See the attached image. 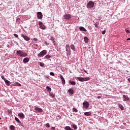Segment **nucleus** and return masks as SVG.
Segmentation results:
<instances>
[{
	"mask_svg": "<svg viewBox=\"0 0 130 130\" xmlns=\"http://www.w3.org/2000/svg\"><path fill=\"white\" fill-rule=\"evenodd\" d=\"M16 54L17 55H19V56H22V57H25V56H27L28 55L27 53H25V52L21 50H17L16 52Z\"/></svg>",
	"mask_w": 130,
	"mask_h": 130,
	"instance_id": "1",
	"label": "nucleus"
},
{
	"mask_svg": "<svg viewBox=\"0 0 130 130\" xmlns=\"http://www.w3.org/2000/svg\"><path fill=\"white\" fill-rule=\"evenodd\" d=\"M47 54V51L46 50H44L42 51L41 52H40L39 54L38 55V57L39 58H40V57H43L44 55Z\"/></svg>",
	"mask_w": 130,
	"mask_h": 130,
	"instance_id": "2",
	"label": "nucleus"
},
{
	"mask_svg": "<svg viewBox=\"0 0 130 130\" xmlns=\"http://www.w3.org/2000/svg\"><path fill=\"white\" fill-rule=\"evenodd\" d=\"M77 80H79L80 82H85L86 81H89L90 80L89 77H80L77 78Z\"/></svg>",
	"mask_w": 130,
	"mask_h": 130,
	"instance_id": "3",
	"label": "nucleus"
},
{
	"mask_svg": "<svg viewBox=\"0 0 130 130\" xmlns=\"http://www.w3.org/2000/svg\"><path fill=\"white\" fill-rule=\"evenodd\" d=\"M95 3L92 1H89V3L87 5V9H91L94 7Z\"/></svg>",
	"mask_w": 130,
	"mask_h": 130,
	"instance_id": "4",
	"label": "nucleus"
},
{
	"mask_svg": "<svg viewBox=\"0 0 130 130\" xmlns=\"http://www.w3.org/2000/svg\"><path fill=\"white\" fill-rule=\"evenodd\" d=\"M39 25L40 26V28L42 30H45V29H46V26L43 24V23L42 22L39 21Z\"/></svg>",
	"mask_w": 130,
	"mask_h": 130,
	"instance_id": "5",
	"label": "nucleus"
},
{
	"mask_svg": "<svg viewBox=\"0 0 130 130\" xmlns=\"http://www.w3.org/2000/svg\"><path fill=\"white\" fill-rule=\"evenodd\" d=\"M63 18L64 19H65L66 20H71V19L72 18V15L70 14H67L66 13L64 15H63Z\"/></svg>",
	"mask_w": 130,
	"mask_h": 130,
	"instance_id": "6",
	"label": "nucleus"
},
{
	"mask_svg": "<svg viewBox=\"0 0 130 130\" xmlns=\"http://www.w3.org/2000/svg\"><path fill=\"white\" fill-rule=\"evenodd\" d=\"M83 107L85 109H88L89 108V103L87 101H84L83 103Z\"/></svg>",
	"mask_w": 130,
	"mask_h": 130,
	"instance_id": "7",
	"label": "nucleus"
},
{
	"mask_svg": "<svg viewBox=\"0 0 130 130\" xmlns=\"http://www.w3.org/2000/svg\"><path fill=\"white\" fill-rule=\"evenodd\" d=\"M21 37L24 39L26 41H29L30 40V38L28 37L27 36L24 35V34H22L21 35Z\"/></svg>",
	"mask_w": 130,
	"mask_h": 130,
	"instance_id": "8",
	"label": "nucleus"
},
{
	"mask_svg": "<svg viewBox=\"0 0 130 130\" xmlns=\"http://www.w3.org/2000/svg\"><path fill=\"white\" fill-rule=\"evenodd\" d=\"M35 110L37 112H43L42 109L38 108L37 107H35Z\"/></svg>",
	"mask_w": 130,
	"mask_h": 130,
	"instance_id": "9",
	"label": "nucleus"
},
{
	"mask_svg": "<svg viewBox=\"0 0 130 130\" xmlns=\"http://www.w3.org/2000/svg\"><path fill=\"white\" fill-rule=\"evenodd\" d=\"M60 79H61V82L62 85H64L66 84V80H64L63 76H62L61 74H60Z\"/></svg>",
	"mask_w": 130,
	"mask_h": 130,
	"instance_id": "10",
	"label": "nucleus"
},
{
	"mask_svg": "<svg viewBox=\"0 0 130 130\" xmlns=\"http://www.w3.org/2000/svg\"><path fill=\"white\" fill-rule=\"evenodd\" d=\"M123 101L125 102V101H128V100H129V98H128V96L127 95H123Z\"/></svg>",
	"mask_w": 130,
	"mask_h": 130,
	"instance_id": "11",
	"label": "nucleus"
},
{
	"mask_svg": "<svg viewBox=\"0 0 130 130\" xmlns=\"http://www.w3.org/2000/svg\"><path fill=\"white\" fill-rule=\"evenodd\" d=\"M37 17H38V19H42L43 17V15H42V13H41V12H38Z\"/></svg>",
	"mask_w": 130,
	"mask_h": 130,
	"instance_id": "12",
	"label": "nucleus"
},
{
	"mask_svg": "<svg viewBox=\"0 0 130 130\" xmlns=\"http://www.w3.org/2000/svg\"><path fill=\"white\" fill-rule=\"evenodd\" d=\"M68 92L71 95H73V94H74V88H70L68 90Z\"/></svg>",
	"mask_w": 130,
	"mask_h": 130,
	"instance_id": "13",
	"label": "nucleus"
},
{
	"mask_svg": "<svg viewBox=\"0 0 130 130\" xmlns=\"http://www.w3.org/2000/svg\"><path fill=\"white\" fill-rule=\"evenodd\" d=\"M18 116H19V117H21V118H24L25 117V115H24V114H23V113H20L19 114H18Z\"/></svg>",
	"mask_w": 130,
	"mask_h": 130,
	"instance_id": "14",
	"label": "nucleus"
},
{
	"mask_svg": "<svg viewBox=\"0 0 130 130\" xmlns=\"http://www.w3.org/2000/svg\"><path fill=\"white\" fill-rule=\"evenodd\" d=\"M79 30H80V31H84V32H87V30L86 29V28H85L83 26H80L79 27Z\"/></svg>",
	"mask_w": 130,
	"mask_h": 130,
	"instance_id": "15",
	"label": "nucleus"
},
{
	"mask_svg": "<svg viewBox=\"0 0 130 130\" xmlns=\"http://www.w3.org/2000/svg\"><path fill=\"white\" fill-rule=\"evenodd\" d=\"M29 60V58L26 57L23 60V62H24V63H27V62H28Z\"/></svg>",
	"mask_w": 130,
	"mask_h": 130,
	"instance_id": "16",
	"label": "nucleus"
},
{
	"mask_svg": "<svg viewBox=\"0 0 130 130\" xmlns=\"http://www.w3.org/2000/svg\"><path fill=\"white\" fill-rule=\"evenodd\" d=\"M84 40L85 43H88V42H89V39H88L87 37H85L84 38Z\"/></svg>",
	"mask_w": 130,
	"mask_h": 130,
	"instance_id": "17",
	"label": "nucleus"
},
{
	"mask_svg": "<svg viewBox=\"0 0 130 130\" xmlns=\"http://www.w3.org/2000/svg\"><path fill=\"white\" fill-rule=\"evenodd\" d=\"M91 114V112H87L84 113V115H86V116H90Z\"/></svg>",
	"mask_w": 130,
	"mask_h": 130,
	"instance_id": "18",
	"label": "nucleus"
},
{
	"mask_svg": "<svg viewBox=\"0 0 130 130\" xmlns=\"http://www.w3.org/2000/svg\"><path fill=\"white\" fill-rule=\"evenodd\" d=\"M71 48L73 50V51H76V48L75 47V45L74 44H72L71 45Z\"/></svg>",
	"mask_w": 130,
	"mask_h": 130,
	"instance_id": "19",
	"label": "nucleus"
},
{
	"mask_svg": "<svg viewBox=\"0 0 130 130\" xmlns=\"http://www.w3.org/2000/svg\"><path fill=\"white\" fill-rule=\"evenodd\" d=\"M66 51H69V50H71V48H70V45H66Z\"/></svg>",
	"mask_w": 130,
	"mask_h": 130,
	"instance_id": "20",
	"label": "nucleus"
},
{
	"mask_svg": "<svg viewBox=\"0 0 130 130\" xmlns=\"http://www.w3.org/2000/svg\"><path fill=\"white\" fill-rule=\"evenodd\" d=\"M15 120H16V121H17V122H18V123H20V124H21V123H22L21 121H20L19 118H18L17 117L15 118Z\"/></svg>",
	"mask_w": 130,
	"mask_h": 130,
	"instance_id": "21",
	"label": "nucleus"
},
{
	"mask_svg": "<svg viewBox=\"0 0 130 130\" xmlns=\"http://www.w3.org/2000/svg\"><path fill=\"white\" fill-rule=\"evenodd\" d=\"M49 95L51 96V97H52V98H54L55 96V94H54L53 92H49Z\"/></svg>",
	"mask_w": 130,
	"mask_h": 130,
	"instance_id": "22",
	"label": "nucleus"
},
{
	"mask_svg": "<svg viewBox=\"0 0 130 130\" xmlns=\"http://www.w3.org/2000/svg\"><path fill=\"white\" fill-rule=\"evenodd\" d=\"M46 89L47 92H51V88L49 87V86H46Z\"/></svg>",
	"mask_w": 130,
	"mask_h": 130,
	"instance_id": "23",
	"label": "nucleus"
},
{
	"mask_svg": "<svg viewBox=\"0 0 130 130\" xmlns=\"http://www.w3.org/2000/svg\"><path fill=\"white\" fill-rule=\"evenodd\" d=\"M50 57H51V56L49 55H46L45 57H44V59H48V58H50Z\"/></svg>",
	"mask_w": 130,
	"mask_h": 130,
	"instance_id": "24",
	"label": "nucleus"
},
{
	"mask_svg": "<svg viewBox=\"0 0 130 130\" xmlns=\"http://www.w3.org/2000/svg\"><path fill=\"white\" fill-rule=\"evenodd\" d=\"M118 106H119V108H120V109H121V110H123V109H124V108L123 107V106H122V105L118 104Z\"/></svg>",
	"mask_w": 130,
	"mask_h": 130,
	"instance_id": "25",
	"label": "nucleus"
},
{
	"mask_svg": "<svg viewBox=\"0 0 130 130\" xmlns=\"http://www.w3.org/2000/svg\"><path fill=\"white\" fill-rule=\"evenodd\" d=\"M4 82H5L7 86H10V82L9 81V80L6 79L5 81H4Z\"/></svg>",
	"mask_w": 130,
	"mask_h": 130,
	"instance_id": "26",
	"label": "nucleus"
},
{
	"mask_svg": "<svg viewBox=\"0 0 130 130\" xmlns=\"http://www.w3.org/2000/svg\"><path fill=\"white\" fill-rule=\"evenodd\" d=\"M65 129H66V130H73V129H72V128H71V127L68 126L65 127Z\"/></svg>",
	"mask_w": 130,
	"mask_h": 130,
	"instance_id": "27",
	"label": "nucleus"
},
{
	"mask_svg": "<svg viewBox=\"0 0 130 130\" xmlns=\"http://www.w3.org/2000/svg\"><path fill=\"white\" fill-rule=\"evenodd\" d=\"M40 66L42 68H44V66H45V64L43 62H40Z\"/></svg>",
	"mask_w": 130,
	"mask_h": 130,
	"instance_id": "28",
	"label": "nucleus"
},
{
	"mask_svg": "<svg viewBox=\"0 0 130 130\" xmlns=\"http://www.w3.org/2000/svg\"><path fill=\"white\" fill-rule=\"evenodd\" d=\"M69 83H71V85H73V86H75L76 85V82L75 81H70Z\"/></svg>",
	"mask_w": 130,
	"mask_h": 130,
	"instance_id": "29",
	"label": "nucleus"
},
{
	"mask_svg": "<svg viewBox=\"0 0 130 130\" xmlns=\"http://www.w3.org/2000/svg\"><path fill=\"white\" fill-rule=\"evenodd\" d=\"M73 112H78V110L76 108H73L72 109Z\"/></svg>",
	"mask_w": 130,
	"mask_h": 130,
	"instance_id": "30",
	"label": "nucleus"
},
{
	"mask_svg": "<svg viewBox=\"0 0 130 130\" xmlns=\"http://www.w3.org/2000/svg\"><path fill=\"white\" fill-rule=\"evenodd\" d=\"M10 129H11V130H15V126H14V125H11V126H10Z\"/></svg>",
	"mask_w": 130,
	"mask_h": 130,
	"instance_id": "31",
	"label": "nucleus"
},
{
	"mask_svg": "<svg viewBox=\"0 0 130 130\" xmlns=\"http://www.w3.org/2000/svg\"><path fill=\"white\" fill-rule=\"evenodd\" d=\"M72 127L75 129H77L78 128V126H77L76 124L73 125Z\"/></svg>",
	"mask_w": 130,
	"mask_h": 130,
	"instance_id": "32",
	"label": "nucleus"
},
{
	"mask_svg": "<svg viewBox=\"0 0 130 130\" xmlns=\"http://www.w3.org/2000/svg\"><path fill=\"white\" fill-rule=\"evenodd\" d=\"M67 51V55H71V50Z\"/></svg>",
	"mask_w": 130,
	"mask_h": 130,
	"instance_id": "33",
	"label": "nucleus"
},
{
	"mask_svg": "<svg viewBox=\"0 0 130 130\" xmlns=\"http://www.w3.org/2000/svg\"><path fill=\"white\" fill-rule=\"evenodd\" d=\"M14 37H15L16 38H19V36H18V35L16 34H14Z\"/></svg>",
	"mask_w": 130,
	"mask_h": 130,
	"instance_id": "34",
	"label": "nucleus"
},
{
	"mask_svg": "<svg viewBox=\"0 0 130 130\" xmlns=\"http://www.w3.org/2000/svg\"><path fill=\"white\" fill-rule=\"evenodd\" d=\"M1 78H2V80H4V81H6L7 79H6V78L5 77V76H2V77H1Z\"/></svg>",
	"mask_w": 130,
	"mask_h": 130,
	"instance_id": "35",
	"label": "nucleus"
},
{
	"mask_svg": "<svg viewBox=\"0 0 130 130\" xmlns=\"http://www.w3.org/2000/svg\"><path fill=\"white\" fill-rule=\"evenodd\" d=\"M50 76H53V77H54V73L53 72H50Z\"/></svg>",
	"mask_w": 130,
	"mask_h": 130,
	"instance_id": "36",
	"label": "nucleus"
},
{
	"mask_svg": "<svg viewBox=\"0 0 130 130\" xmlns=\"http://www.w3.org/2000/svg\"><path fill=\"white\" fill-rule=\"evenodd\" d=\"M105 33H106V30L102 31V34H103V35H104Z\"/></svg>",
	"mask_w": 130,
	"mask_h": 130,
	"instance_id": "37",
	"label": "nucleus"
},
{
	"mask_svg": "<svg viewBox=\"0 0 130 130\" xmlns=\"http://www.w3.org/2000/svg\"><path fill=\"white\" fill-rule=\"evenodd\" d=\"M46 126H47V127H50V125H49V123H47V124H46Z\"/></svg>",
	"mask_w": 130,
	"mask_h": 130,
	"instance_id": "38",
	"label": "nucleus"
},
{
	"mask_svg": "<svg viewBox=\"0 0 130 130\" xmlns=\"http://www.w3.org/2000/svg\"><path fill=\"white\" fill-rule=\"evenodd\" d=\"M125 31L127 32V33H130V31H129V30H128V29H125Z\"/></svg>",
	"mask_w": 130,
	"mask_h": 130,
	"instance_id": "39",
	"label": "nucleus"
},
{
	"mask_svg": "<svg viewBox=\"0 0 130 130\" xmlns=\"http://www.w3.org/2000/svg\"><path fill=\"white\" fill-rule=\"evenodd\" d=\"M94 26L95 28H99L98 24H97V23L94 24Z\"/></svg>",
	"mask_w": 130,
	"mask_h": 130,
	"instance_id": "40",
	"label": "nucleus"
},
{
	"mask_svg": "<svg viewBox=\"0 0 130 130\" xmlns=\"http://www.w3.org/2000/svg\"><path fill=\"white\" fill-rule=\"evenodd\" d=\"M16 86H18L19 87H20L21 86V84L17 83Z\"/></svg>",
	"mask_w": 130,
	"mask_h": 130,
	"instance_id": "41",
	"label": "nucleus"
},
{
	"mask_svg": "<svg viewBox=\"0 0 130 130\" xmlns=\"http://www.w3.org/2000/svg\"><path fill=\"white\" fill-rule=\"evenodd\" d=\"M34 41H38V39L35 38H34Z\"/></svg>",
	"mask_w": 130,
	"mask_h": 130,
	"instance_id": "42",
	"label": "nucleus"
},
{
	"mask_svg": "<svg viewBox=\"0 0 130 130\" xmlns=\"http://www.w3.org/2000/svg\"><path fill=\"white\" fill-rule=\"evenodd\" d=\"M98 99H100L101 98V96H98Z\"/></svg>",
	"mask_w": 130,
	"mask_h": 130,
	"instance_id": "43",
	"label": "nucleus"
},
{
	"mask_svg": "<svg viewBox=\"0 0 130 130\" xmlns=\"http://www.w3.org/2000/svg\"><path fill=\"white\" fill-rule=\"evenodd\" d=\"M84 73H86V74H88V73H87V71L84 70Z\"/></svg>",
	"mask_w": 130,
	"mask_h": 130,
	"instance_id": "44",
	"label": "nucleus"
},
{
	"mask_svg": "<svg viewBox=\"0 0 130 130\" xmlns=\"http://www.w3.org/2000/svg\"><path fill=\"white\" fill-rule=\"evenodd\" d=\"M123 124L124 125H126V123H123Z\"/></svg>",
	"mask_w": 130,
	"mask_h": 130,
	"instance_id": "45",
	"label": "nucleus"
},
{
	"mask_svg": "<svg viewBox=\"0 0 130 130\" xmlns=\"http://www.w3.org/2000/svg\"><path fill=\"white\" fill-rule=\"evenodd\" d=\"M128 40H130V38L127 39V41H128Z\"/></svg>",
	"mask_w": 130,
	"mask_h": 130,
	"instance_id": "46",
	"label": "nucleus"
},
{
	"mask_svg": "<svg viewBox=\"0 0 130 130\" xmlns=\"http://www.w3.org/2000/svg\"><path fill=\"white\" fill-rule=\"evenodd\" d=\"M1 119H2V118L0 117V120H1Z\"/></svg>",
	"mask_w": 130,
	"mask_h": 130,
	"instance_id": "47",
	"label": "nucleus"
}]
</instances>
